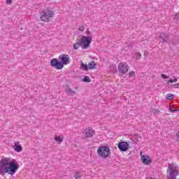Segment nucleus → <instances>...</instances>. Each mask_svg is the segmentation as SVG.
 Listing matches in <instances>:
<instances>
[{
  "mask_svg": "<svg viewBox=\"0 0 179 179\" xmlns=\"http://www.w3.org/2000/svg\"><path fill=\"white\" fill-rule=\"evenodd\" d=\"M19 163L16 159L12 158H3L0 161V174L5 176V174H10L13 176L19 170Z\"/></svg>",
  "mask_w": 179,
  "mask_h": 179,
  "instance_id": "1",
  "label": "nucleus"
},
{
  "mask_svg": "<svg viewBox=\"0 0 179 179\" xmlns=\"http://www.w3.org/2000/svg\"><path fill=\"white\" fill-rule=\"evenodd\" d=\"M97 153L102 159H107L111 155V150L107 145H102L98 148Z\"/></svg>",
  "mask_w": 179,
  "mask_h": 179,
  "instance_id": "2",
  "label": "nucleus"
},
{
  "mask_svg": "<svg viewBox=\"0 0 179 179\" xmlns=\"http://www.w3.org/2000/svg\"><path fill=\"white\" fill-rule=\"evenodd\" d=\"M54 17V11L45 10L41 13L42 22H50Z\"/></svg>",
  "mask_w": 179,
  "mask_h": 179,
  "instance_id": "3",
  "label": "nucleus"
},
{
  "mask_svg": "<svg viewBox=\"0 0 179 179\" xmlns=\"http://www.w3.org/2000/svg\"><path fill=\"white\" fill-rule=\"evenodd\" d=\"M92 40H93V37L92 36H83L80 42V45L82 47L83 50H86L89 48V45L92 43Z\"/></svg>",
  "mask_w": 179,
  "mask_h": 179,
  "instance_id": "4",
  "label": "nucleus"
},
{
  "mask_svg": "<svg viewBox=\"0 0 179 179\" xmlns=\"http://www.w3.org/2000/svg\"><path fill=\"white\" fill-rule=\"evenodd\" d=\"M50 66H52V68H56V69H62V68H64L62 63L58 61V59L57 58H54L50 60Z\"/></svg>",
  "mask_w": 179,
  "mask_h": 179,
  "instance_id": "5",
  "label": "nucleus"
},
{
  "mask_svg": "<svg viewBox=\"0 0 179 179\" xmlns=\"http://www.w3.org/2000/svg\"><path fill=\"white\" fill-rule=\"evenodd\" d=\"M169 171V176L171 177H177V176H179V171L177 169H173V165L171 164H169L168 169H167V173Z\"/></svg>",
  "mask_w": 179,
  "mask_h": 179,
  "instance_id": "6",
  "label": "nucleus"
},
{
  "mask_svg": "<svg viewBox=\"0 0 179 179\" xmlns=\"http://www.w3.org/2000/svg\"><path fill=\"white\" fill-rule=\"evenodd\" d=\"M129 66H128V64L127 63H120L118 65V71L122 75H124L128 72Z\"/></svg>",
  "mask_w": 179,
  "mask_h": 179,
  "instance_id": "7",
  "label": "nucleus"
},
{
  "mask_svg": "<svg viewBox=\"0 0 179 179\" xmlns=\"http://www.w3.org/2000/svg\"><path fill=\"white\" fill-rule=\"evenodd\" d=\"M117 148L120 152H127L129 149V143L126 141L120 142L117 144Z\"/></svg>",
  "mask_w": 179,
  "mask_h": 179,
  "instance_id": "8",
  "label": "nucleus"
},
{
  "mask_svg": "<svg viewBox=\"0 0 179 179\" xmlns=\"http://www.w3.org/2000/svg\"><path fill=\"white\" fill-rule=\"evenodd\" d=\"M59 59H60V62L62 65H68V64H70V57L69 55L66 54L60 55L59 57Z\"/></svg>",
  "mask_w": 179,
  "mask_h": 179,
  "instance_id": "9",
  "label": "nucleus"
},
{
  "mask_svg": "<svg viewBox=\"0 0 179 179\" xmlns=\"http://www.w3.org/2000/svg\"><path fill=\"white\" fill-rule=\"evenodd\" d=\"M141 161L143 164L149 165L150 163H152V160L150 159V157L149 156H141Z\"/></svg>",
  "mask_w": 179,
  "mask_h": 179,
  "instance_id": "10",
  "label": "nucleus"
},
{
  "mask_svg": "<svg viewBox=\"0 0 179 179\" xmlns=\"http://www.w3.org/2000/svg\"><path fill=\"white\" fill-rule=\"evenodd\" d=\"M96 135V131L92 128L88 129V131L85 133L86 138H93Z\"/></svg>",
  "mask_w": 179,
  "mask_h": 179,
  "instance_id": "11",
  "label": "nucleus"
},
{
  "mask_svg": "<svg viewBox=\"0 0 179 179\" xmlns=\"http://www.w3.org/2000/svg\"><path fill=\"white\" fill-rule=\"evenodd\" d=\"M14 146H13V149L15 152H22V150H23V148L22 147V145H19V142H15L14 143Z\"/></svg>",
  "mask_w": 179,
  "mask_h": 179,
  "instance_id": "12",
  "label": "nucleus"
},
{
  "mask_svg": "<svg viewBox=\"0 0 179 179\" xmlns=\"http://www.w3.org/2000/svg\"><path fill=\"white\" fill-rule=\"evenodd\" d=\"M65 91L67 92V94H69V96H75V94H76V92L72 90L69 86L66 87Z\"/></svg>",
  "mask_w": 179,
  "mask_h": 179,
  "instance_id": "13",
  "label": "nucleus"
},
{
  "mask_svg": "<svg viewBox=\"0 0 179 179\" xmlns=\"http://www.w3.org/2000/svg\"><path fill=\"white\" fill-rule=\"evenodd\" d=\"M159 38H161L162 43H167V41H169V36H167V35H165V36L161 35V36H159Z\"/></svg>",
  "mask_w": 179,
  "mask_h": 179,
  "instance_id": "14",
  "label": "nucleus"
},
{
  "mask_svg": "<svg viewBox=\"0 0 179 179\" xmlns=\"http://www.w3.org/2000/svg\"><path fill=\"white\" fill-rule=\"evenodd\" d=\"M96 66H97V64H96V63L93 61L88 64L89 69H94V68H96Z\"/></svg>",
  "mask_w": 179,
  "mask_h": 179,
  "instance_id": "15",
  "label": "nucleus"
},
{
  "mask_svg": "<svg viewBox=\"0 0 179 179\" xmlns=\"http://www.w3.org/2000/svg\"><path fill=\"white\" fill-rule=\"evenodd\" d=\"M81 69H83V71H89V66L87 64H83V62L81 63Z\"/></svg>",
  "mask_w": 179,
  "mask_h": 179,
  "instance_id": "16",
  "label": "nucleus"
},
{
  "mask_svg": "<svg viewBox=\"0 0 179 179\" xmlns=\"http://www.w3.org/2000/svg\"><path fill=\"white\" fill-rule=\"evenodd\" d=\"M83 82H85L86 83H90V78L89 76H85L83 80Z\"/></svg>",
  "mask_w": 179,
  "mask_h": 179,
  "instance_id": "17",
  "label": "nucleus"
},
{
  "mask_svg": "<svg viewBox=\"0 0 179 179\" xmlns=\"http://www.w3.org/2000/svg\"><path fill=\"white\" fill-rule=\"evenodd\" d=\"M166 99L167 100H173V99H174V95H173V94H169L166 95Z\"/></svg>",
  "mask_w": 179,
  "mask_h": 179,
  "instance_id": "18",
  "label": "nucleus"
},
{
  "mask_svg": "<svg viewBox=\"0 0 179 179\" xmlns=\"http://www.w3.org/2000/svg\"><path fill=\"white\" fill-rule=\"evenodd\" d=\"M55 141H56V142H59V143H61L62 142H63V139L61 138V136H56L55 138Z\"/></svg>",
  "mask_w": 179,
  "mask_h": 179,
  "instance_id": "19",
  "label": "nucleus"
},
{
  "mask_svg": "<svg viewBox=\"0 0 179 179\" xmlns=\"http://www.w3.org/2000/svg\"><path fill=\"white\" fill-rule=\"evenodd\" d=\"M80 46V43H79V42L73 44V45L74 50H78Z\"/></svg>",
  "mask_w": 179,
  "mask_h": 179,
  "instance_id": "20",
  "label": "nucleus"
},
{
  "mask_svg": "<svg viewBox=\"0 0 179 179\" xmlns=\"http://www.w3.org/2000/svg\"><path fill=\"white\" fill-rule=\"evenodd\" d=\"M141 57H142V55H141L140 52H136L134 55V58H136V59H139Z\"/></svg>",
  "mask_w": 179,
  "mask_h": 179,
  "instance_id": "21",
  "label": "nucleus"
},
{
  "mask_svg": "<svg viewBox=\"0 0 179 179\" xmlns=\"http://www.w3.org/2000/svg\"><path fill=\"white\" fill-rule=\"evenodd\" d=\"M81 176H82V175H81L80 173H79V172H76V173H75V175H74V178H75L76 179H79V178H80Z\"/></svg>",
  "mask_w": 179,
  "mask_h": 179,
  "instance_id": "22",
  "label": "nucleus"
},
{
  "mask_svg": "<svg viewBox=\"0 0 179 179\" xmlns=\"http://www.w3.org/2000/svg\"><path fill=\"white\" fill-rule=\"evenodd\" d=\"M178 80V79L177 78H175L173 80L171 79L168 81V84L169 83H176V82H177Z\"/></svg>",
  "mask_w": 179,
  "mask_h": 179,
  "instance_id": "23",
  "label": "nucleus"
},
{
  "mask_svg": "<svg viewBox=\"0 0 179 179\" xmlns=\"http://www.w3.org/2000/svg\"><path fill=\"white\" fill-rule=\"evenodd\" d=\"M169 110H170L171 113H174V112H176V111H179L178 109L174 108H169Z\"/></svg>",
  "mask_w": 179,
  "mask_h": 179,
  "instance_id": "24",
  "label": "nucleus"
},
{
  "mask_svg": "<svg viewBox=\"0 0 179 179\" xmlns=\"http://www.w3.org/2000/svg\"><path fill=\"white\" fill-rule=\"evenodd\" d=\"M152 113H153V114H159L160 113V110H157V109H154L152 110Z\"/></svg>",
  "mask_w": 179,
  "mask_h": 179,
  "instance_id": "25",
  "label": "nucleus"
},
{
  "mask_svg": "<svg viewBox=\"0 0 179 179\" xmlns=\"http://www.w3.org/2000/svg\"><path fill=\"white\" fill-rule=\"evenodd\" d=\"M78 30H79L80 31H85V27L80 26V27L78 28Z\"/></svg>",
  "mask_w": 179,
  "mask_h": 179,
  "instance_id": "26",
  "label": "nucleus"
},
{
  "mask_svg": "<svg viewBox=\"0 0 179 179\" xmlns=\"http://www.w3.org/2000/svg\"><path fill=\"white\" fill-rule=\"evenodd\" d=\"M161 77L163 78V79H169V76H166V74H161Z\"/></svg>",
  "mask_w": 179,
  "mask_h": 179,
  "instance_id": "27",
  "label": "nucleus"
},
{
  "mask_svg": "<svg viewBox=\"0 0 179 179\" xmlns=\"http://www.w3.org/2000/svg\"><path fill=\"white\" fill-rule=\"evenodd\" d=\"M129 74V76H130L131 77L135 76V72H134V71H130Z\"/></svg>",
  "mask_w": 179,
  "mask_h": 179,
  "instance_id": "28",
  "label": "nucleus"
},
{
  "mask_svg": "<svg viewBox=\"0 0 179 179\" xmlns=\"http://www.w3.org/2000/svg\"><path fill=\"white\" fill-rule=\"evenodd\" d=\"M7 5H10L12 3V0H6Z\"/></svg>",
  "mask_w": 179,
  "mask_h": 179,
  "instance_id": "29",
  "label": "nucleus"
},
{
  "mask_svg": "<svg viewBox=\"0 0 179 179\" xmlns=\"http://www.w3.org/2000/svg\"><path fill=\"white\" fill-rule=\"evenodd\" d=\"M175 19H179V13H176Z\"/></svg>",
  "mask_w": 179,
  "mask_h": 179,
  "instance_id": "30",
  "label": "nucleus"
},
{
  "mask_svg": "<svg viewBox=\"0 0 179 179\" xmlns=\"http://www.w3.org/2000/svg\"><path fill=\"white\" fill-rule=\"evenodd\" d=\"M167 179H177V177H176V176H170Z\"/></svg>",
  "mask_w": 179,
  "mask_h": 179,
  "instance_id": "31",
  "label": "nucleus"
},
{
  "mask_svg": "<svg viewBox=\"0 0 179 179\" xmlns=\"http://www.w3.org/2000/svg\"><path fill=\"white\" fill-rule=\"evenodd\" d=\"M176 138H177L178 142H179V131H178V133L176 134Z\"/></svg>",
  "mask_w": 179,
  "mask_h": 179,
  "instance_id": "32",
  "label": "nucleus"
},
{
  "mask_svg": "<svg viewBox=\"0 0 179 179\" xmlns=\"http://www.w3.org/2000/svg\"><path fill=\"white\" fill-rule=\"evenodd\" d=\"M90 33V31L89 29L87 30V34H89Z\"/></svg>",
  "mask_w": 179,
  "mask_h": 179,
  "instance_id": "33",
  "label": "nucleus"
},
{
  "mask_svg": "<svg viewBox=\"0 0 179 179\" xmlns=\"http://www.w3.org/2000/svg\"><path fill=\"white\" fill-rule=\"evenodd\" d=\"M176 86H179V83L176 84Z\"/></svg>",
  "mask_w": 179,
  "mask_h": 179,
  "instance_id": "34",
  "label": "nucleus"
},
{
  "mask_svg": "<svg viewBox=\"0 0 179 179\" xmlns=\"http://www.w3.org/2000/svg\"><path fill=\"white\" fill-rule=\"evenodd\" d=\"M179 179V178H178Z\"/></svg>",
  "mask_w": 179,
  "mask_h": 179,
  "instance_id": "35",
  "label": "nucleus"
}]
</instances>
